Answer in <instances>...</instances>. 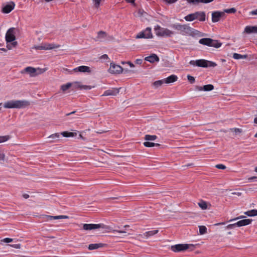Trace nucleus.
<instances>
[{"label": "nucleus", "mask_w": 257, "mask_h": 257, "mask_svg": "<svg viewBox=\"0 0 257 257\" xmlns=\"http://www.w3.org/2000/svg\"><path fill=\"white\" fill-rule=\"evenodd\" d=\"M171 28L179 31L180 33L183 35H190L195 36L198 35L200 32L196 30L189 27L188 25H181L180 24H174L171 26Z\"/></svg>", "instance_id": "obj_1"}, {"label": "nucleus", "mask_w": 257, "mask_h": 257, "mask_svg": "<svg viewBox=\"0 0 257 257\" xmlns=\"http://www.w3.org/2000/svg\"><path fill=\"white\" fill-rule=\"evenodd\" d=\"M54 216H51V215H46V218L47 220H54Z\"/></svg>", "instance_id": "obj_53"}, {"label": "nucleus", "mask_w": 257, "mask_h": 257, "mask_svg": "<svg viewBox=\"0 0 257 257\" xmlns=\"http://www.w3.org/2000/svg\"><path fill=\"white\" fill-rule=\"evenodd\" d=\"M64 137H73L77 136L76 133L63 132L61 134Z\"/></svg>", "instance_id": "obj_25"}, {"label": "nucleus", "mask_w": 257, "mask_h": 257, "mask_svg": "<svg viewBox=\"0 0 257 257\" xmlns=\"http://www.w3.org/2000/svg\"><path fill=\"white\" fill-rule=\"evenodd\" d=\"M15 6V3L13 2H11L3 7L2 11L3 13L9 14L14 9Z\"/></svg>", "instance_id": "obj_12"}, {"label": "nucleus", "mask_w": 257, "mask_h": 257, "mask_svg": "<svg viewBox=\"0 0 257 257\" xmlns=\"http://www.w3.org/2000/svg\"><path fill=\"white\" fill-rule=\"evenodd\" d=\"M76 84V87L79 88L80 89H85V90H90L93 87L90 85H81L79 82H76L75 83Z\"/></svg>", "instance_id": "obj_24"}, {"label": "nucleus", "mask_w": 257, "mask_h": 257, "mask_svg": "<svg viewBox=\"0 0 257 257\" xmlns=\"http://www.w3.org/2000/svg\"><path fill=\"white\" fill-rule=\"evenodd\" d=\"M15 30V28H11L7 31L5 37L7 43L12 42L16 40Z\"/></svg>", "instance_id": "obj_9"}, {"label": "nucleus", "mask_w": 257, "mask_h": 257, "mask_svg": "<svg viewBox=\"0 0 257 257\" xmlns=\"http://www.w3.org/2000/svg\"><path fill=\"white\" fill-rule=\"evenodd\" d=\"M195 90L196 91H203V86H195Z\"/></svg>", "instance_id": "obj_50"}, {"label": "nucleus", "mask_w": 257, "mask_h": 257, "mask_svg": "<svg viewBox=\"0 0 257 257\" xmlns=\"http://www.w3.org/2000/svg\"><path fill=\"white\" fill-rule=\"evenodd\" d=\"M119 92V89L117 88H112L105 90L102 96H115Z\"/></svg>", "instance_id": "obj_13"}, {"label": "nucleus", "mask_w": 257, "mask_h": 257, "mask_svg": "<svg viewBox=\"0 0 257 257\" xmlns=\"http://www.w3.org/2000/svg\"><path fill=\"white\" fill-rule=\"evenodd\" d=\"M46 50H51L54 48H58L60 47L59 45L55 44H45Z\"/></svg>", "instance_id": "obj_29"}, {"label": "nucleus", "mask_w": 257, "mask_h": 257, "mask_svg": "<svg viewBox=\"0 0 257 257\" xmlns=\"http://www.w3.org/2000/svg\"><path fill=\"white\" fill-rule=\"evenodd\" d=\"M12 45L13 46V47H16L17 45V42L16 41H13L12 42Z\"/></svg>", "instance_id": "obj_62"}, {"label": "nucleus", "mask_w": 257, "mask_h": 257, "mask_svg": "<svg viewBox=\"0 0 257 257\" xmlns=\"http://www.w3.org/2000/svg\"><path fill=\"white\" fill-rule=\"evenodd\" d=\"M107 34L105 32L100 31L97 33V36L95 39V41H102L106 37Z\"/></svg>", "instance_id": "obj_23"}, {"label": "nucleus", "mask_w": 257, "mask_h": 257, "mask_svg": "<svg viewBox=\"0 0 257 257\" xmlns=\"http://www.w3.org/2000/svg\"><path fill=\"white\" fill-rule=\"evenodd\" d=\"M195 245L193 244H178L171 246V250L174 252L183 251L187 249L193 250L195 248Z\"/></svg>", "instance_id": "obj_4"}, {"label": "nucleus", "mask_w": 257, "mask_h": 257, "mask_svg": "<svg viewBox=\"0 0 257 257\" xmlns=\"http://www.w3.org/2000/svg\"><path fill=\"white\" fill-rule=\"evenodd\" d=\"M143 144L145 147H147V148H151V147H155L154 143L150 142L148 141L145 142L143 143Z\"/></svg>", "instance_id": "obj_40"}, {"label": "nucleus", "mask_w": 257, "mask_h": 257, "mask_svg": "<svg viewBox=\"0 0 257 257\" xmlns=\"http://www.w3.org/2000/svg\"><path fill=\"white\" fill-rule=\"evenodd\" d=\"M106 244L102 243H92L88 245V248L89 250H94L100 247H103L106 246Z\"/></svg>", "instance_id": "obj_21"}, {"label": "nucleus", "mask_w": 257, "mask_h": 257, "mask_svg": "<svg viewBox=\"0 0 257 257\" xmlns=\"http://www.w3.org/2000/svg\"><path fill=\"white\" fill-rule=\"evenodd\" d=\"M124 63H127L131 67H134L135 66L133 64V63H132L130 61H128L127 62H122V64H124Z\"/></svg>", "instance_id": "obj_56"}, {"label": "nucleus", "mask_w": 257, "mask_h": 257, "mask_svg": "<svg viewBox=\"0 0 257 257\" xmlns=\"http://www.w3.org/2000/svg\"><path fill=\"white\" fill-rule=\"evenodd\" d=\"M30 105V102L26 100H12L6 102L4 106L7 108H24Z\"/></svg>", "instance_id": "obj_2"}, {"label": "nucleus", "mask_w": 257, "mask_h": 257, "mask_svg": "<svg viewBox=\"0 0 257 257\" xmlns=\"http://www.w3.org/2000/svg\"><path fill=\"white\" fill-rule=\"evenodd\" d=\"M101 59H106L108 58V57L107 55L104 54V55L101 56Z\"/></svg>", "instance_id": "obj_59"}, {"label": "nucleus", "mask_w": 257, "mask_h": 257, "mask_svg": "<svg viewBox=\"0 0 257 257\" xmlns=\"http://www.w3.org/2000/svg\"><path fill=\"white\" fill-rule=\"evenodd\" d=\"M163 1L167 4H171L176 3L178 0H163Z\"/></svg>", "instance_id": "obj_46"}, {"label": "nucleus", "mask_w": 257, "mask_h": 257, "mask_svg": "<svg viewBox=\"0 0 257 257\" xmlns=\"http://www.w3.org/2000/svg\"><path fill=\"white\" fill-rule=\"evenodd\" d=\"M222 43L220 42L218 40L212 39V42L211 43V45L210 47H213L215 48H218L220 47Z\"/></svg>", "instance_id": "obj_26"}, {"label": "nucleus", "mask_w": 257, "mask_h": 257, "mask_svg": "<svg viewBox=\"0 0 257 257\" xmlns=\"http://www.w3.org/2000/svg\"><path fill=\"white\" fill-rule=\"evenodd\" d=\"M252 220L251 219H243L236 222L237 227L247 225L250 224Z\"/></svg>", "instance_id": "obj_18"}, {"label": "nucleus", "mask_w": 257, "mask_h": 257, "mask_svg": "<svg viewBox=\"0 0 257 257\" xmlns=\"http://www.w3.org/2000/svg\"><path fill=\"white\" fill-rule=\"evenodd\" d=\"M236 12V9H235L234 8H232L230 9L224 10L223 12H224V13H228V14H234Z\"/></svg>", "instance_id": "obj_39"}, {"label": "nucleus", "mask_w": 257, "mask_h": 257, "mask_svg": "<svg viewBox=\"0 0 257 257\" xmlns=\"http://www.w3.org/2000/svg\"><path fill=\"white\" fill-rule=\"evenodd\" d=\"M249 182L257 181V177L253 176L248 178Z\"/></svg>", "instance_id": "obj_51"}, {"label": "nucleus", "mask_w": 257, "mask_h": 257, "mask_svg": "<svg viewBox=\"0 0 257 257\" xmlns=\"http://www.w3.org/2000/svg\"><path fill=\"white\" fill-rule=\"evenodd\" d=\"M253 122L255 124H257V117H255L254 118V120H253Z\"/></svg>", "instance_id": "obj_64"}, {"label": "nucleus", "mask_w": 257, "mask_h": 257, "mask_svg": "<svg viewBox=\"0 0 257 257\" xmlns=\"http://www.w3.org/2000/svg\"><path fill=\"white\" fill-rule=\"evenodd\" d=\"M244 214L248 216H255L257 215V210L252 209L245 212Z\"/></svg>", "instance_id": "obj_28"}, {"label": "nucleus", "mask_w": 257, "mask_h": 257, "mask_svg": "<svg viewBox=\"0 0 257 257\" xmlns=\"http://www.w3.org/2000/svg\"><path fill=\"white\" fill-rule=\"evenodd\" d=\"M142 62H143V60L142 59H137L135 61V63L136 64H140V65H141L142 63Z\"/></svg>", "instance_id": "obj_54"}, {"label": "nucleus", "mask_w": 257, "mask_h": 257, "mask_svg": "<svg viewBox=\"0 0 257 257\" xmlns=\"http://www.w3.org/2000/svg\"><path fill=\"white\" fill-rule=\"evenodd\" d=\"M158 231L159 230L158 229L147 231L144 233V235L147 238H148L150 236H153L157 234L158 232Z\"/></svg>", "instance_id": "obj_27"}, {"label": "nucleus", "mask_w": 257, "mask_h": 257, "mask_svg": "<svg viewBox=\"0 0 257 257\" xmlns=\"http://www.w3.org/2000/svg\"><path fill=\"white\" fill-rule=\"evenodd\" d=\"M154 30L156 35L160 37H171L174 34V32L168 29L162 28L159 25L156 26Z\"/></svg>", "instance_id": "obj_5"}, {"label": "nucleus", "mask_w": 257, "mask_h": 257, "mask_svg": "<svg viewBox=\"0 0 257 257\" xmlns=\"http://www.w3.org/2000/svg\"><path fill=\"white\" fill-rule=\"evenodd\" d=\"M153 35L151 32V28L150 27L147 28L145 30L140 32L136 37L137 39H149L152 38Z\"/></svg>", "instance_id": "obj_7"}, {"label": "nucleus", "mask_w": 257, "mask_h": 257, "mask_svg": "<svg viewBox=\"0 0 257 257\" xmlns=\"http://www.w3.org/2000/svg\"><path fill=\"white\" fill-rule=\"evenodd\" d=\"M194 13L190 14L184 17V19L188 22H191L195 20Z\"/></svg>", "instance_id": "obj_30"}, {"label": "nucleus", "mask_w": 257, "mask_h": 257, "mask_svg": "<svg viewBox=\"0 0 257 257\" xmlns=\"http://www.w3.org/2000/svg\"><path fill=\"white\" fill-rule=\"evenodd\" d=\"M35 48L36 50H46L45 44H42L40 46H35Z\"/></svg>", "instance_id": "obj_43"}, {"label": "nucleus", "mask_w": 257, "mask_h": 257, "mask_svg": "<svg viewBox=\"0 0 257 257\" xmlns=\"http://www.w3.org/2000/svg\"><path fill=\"white\" fill-rule=\"evenodd\" d=\"M214 89V86L212 84H207L203 86V91H209Z\"/></svg>", "instance_id": "obj_34"}, {"label": "nucleus", "mask_w": 257, "mask_h": 257, "mask_svg": "<svg viewBox=\"0 0 257 257\" xmlns=\"http://www.w3.org/2000/svg\"><path fill=\"white\" fill-rule=\"evenodd\" d=\"M225 16L224 12L215 11L212 13V21L213 23L218 22L221 17Z\"/></svg>", "instance_id": "obj_11"}, {"label": "nucleus", "mask_w": 257, "mask_h": 257, "mask_svg": "<svg viewBox=\"0 0 257 257\" xmlns=\"http://www.w3.org/2000/svg\"><path fill=\"white\" fill-rule=\"evenodd\" d=\"M114 231H116V232H118L119 233H125L126 232V231L125 230H114Z\"/></svg>", "instance_id": "obj_61"}, {"label": "nucleus", "mask_w": 257, "mask_h": 257, "mask_svg": "<svg viewBox=\"0 0 257 257\" xmlns=\"http://www.w3.org/2000/svg\"><path fill=\"white\" fill-rule=\"evenodd\" d=\"M10 139V136L9 135L0 136V143L7 141Z\"/></svg>", "instance_id": "obj_38"}, {"label": "nucleus", "mask_w": 257, "mask_h": 257, "mask_svg": "<svg viewBox=\"0 0 257 257\" xmlns=\"http://www.w3.org/2000/svg\"><path fill=\"white\" fill-rule=\"evenodd\" d=\"M123 71V68L119 65L115 64L113 63H110L109 69V73L111 74H119Z\"/></svg>", "instance_id": "obj_10"}, {"label": "nucleus", "mask_w": 257, "mask_h": 257, "mask_svg": "<svg viewBox=\"0 0 257 257\" xmlns=\"http://www.w3.org/2000/svg\"><path fill=\"white\" fill-rule=\"evenodd\" d=\"M233 58L235 59H246L247 58V55H241L237 53H234L233 54Z\"/></svg>", "instance_id": "obj_31"}, {"label": "nucleus", "mask_w": 257, "mask_h": 257, "mask_svg": "<svg viewBox=\"0 0 257 257\" xmlns=\"http://www.w3.org/2000/svg\"><path fill=\"white\" fill-rule=\"evenodd\" d=\"M3 241L6 243H9L13 241V239L10 238H5L3 240Z\"/></svg>", "instance_id": "obj_52"}, {"label": "nucleus", "mask_w": 257, "mask_h": 257, "mask_svg": "<svg viewBox=\"0 0 257 257\" xmlns=\"http://www.w3.org/2000/svg\"><path fill=\"white\" fill-rule=\"evenodd\" d=\"M215 167L218 169L224 170L226 169V166L223 164H217L215 166Z\"/></svg>", "instance_id": "obj_44"}, {"label": "nucleus", "mask_w": 257, "mask_h": 257, "mask_svg": "<svg viewBox=\"0 0 257 257\" xmlns=\"http://www.w3.org/2000/svg\"><path fill=\"white\" fill-rule=\"evenodd\" d=\"M127 3H135L136 0H125Z\"/></svg>", "instance_id": "obj_63"}, {"label": "nucleus", "mask_w": 257, "mask_h": 257, "mask_svg": "<svg viewBox=\"0 0 257 257\" xmlns=\"http://www.w3.org/2000/svg\"><path fill=\"white\" fill-rule=\"evenodd\" d=\"M60 137V134L59 133H55L54 134H53L49 137V138H52V139H55V138H59Z\"/></svg>", "instance_id": "obj_45"}, {"label": "nucleus", "mask_w": 257, "mask_h": 257, "mask_svg": "<svg viewBox=\"0 0 257 257\" xmlns=\"http://www.w3.org/2000/svg\"><path fill=\"white\" fill-rule=\"evenodd\" d=\"M178 78L177 75L172 74L170 76L168 77L167 78L164 79V83L167 84L173 83L176 81Z\"/></svg>", "instance_id": "obj_20"}, {"label": "nucleus", "mask_w": 257, "mask_h": 257, "mask_svg": "<svg viewBox=\"0 0 257 257\" xmlns=\"http://www.w3.org/2000/svg\"><path fill=\"white\" fill-rule=\"evenodd\" d=\"M245 218V217L244 216H240L235 218L233 219H231L229 221H231L232 220H237L239 219H241V218Z\"/></svg>", "instance_id": "obj_58"}, {"label": "nucleus", "mask_w": 257, "mask_h": 257, "mask_svg": "<svg viewBox=\"0 0 257 257\" xmlns=\"http://www.w3.org/2000/svg\"><path fill=\"white\" fill-rule=\"evenodd\" d=\"M68 216L66 215H58L54 216V219H66L68 218Z\"/></svg>", "instance_id": "obj_42"}, {"label": "nucleus", "mask_w": 257, "mask_h": 257, "mask_svg": "<svg viewBox=\"0 0 257 257\" xmlns=\"http://www.w3.org/2000/svg\"><path fill=\"white\" fill-rule=\"evenodd\" d=\"M187 2L192 5H197L199 3L208 4L212 2L214 0H186Z\"/></svg>", "instance_id": "obj_22"}, {"label": "nucleus", "mask_w": 257, "mask_h": 257, "mask_svg": "<svg viewBox=\"0 0 257 257\" xmlns=\"http://www.w3.org/2000/svg\"><path fill=\"white\" fill-rule=\"evenodd\" d=\"M232 130H234V131L235 133H241L242 132V130L241 128H234Z\"/></svg>", "instance_id": "obj_57"}, {"label": "nucleus", "mask_w": 257, "mask_h": 257, "mask_svg": "<svg viewBox=\"0 0 257 257\" xmlns=\"http://www.w3.org/2000/svg\"><path fill=\"white\" fill-rule=\"evenodd\" d=\"M72 85L71 83H67L65 84L61 85V89L62 91H65L68 89Z\"/></svg>", "instance_id": "obj_37"}, {"label": "nucleus", "mask_w": 257, "mask_h": 257, "mask_svg": "<svg viewBox=\"0 0 257 257\" xmlns=\"http://www.w3.org/2000/svg\"><path fill=\"white\" fill-rule=\"evenodd\" d=\"M237 225H236V223L234 224H230L227 226V228L228 229H232L233 228L236 227Z\"/></svg>", "instance_id": "obj_49"}, {"label": "nucleus", "mask_w": 257, "mask_h": 257, "mask_svg": "<svg viewBox=\"0 0 257 257\" xmlns=\"http://www.w3.org/2000/svg\"><path fill=\"white\" fill-rule=\"evenodd\" d=\"M198 205L202 209H206L207 208V203L204 201L201 200L200 202L198 203Z\"/></svg>", "instance_id": "obj_36"}, {"label": "nucleus", "mask_w": 257, "mask_h": 257, "mask_svg": "<svg viewBox=\"0 0 257 257\" xmlns=\"http://www.w3.org/2000/svg\"><path fill=\"white\" fill-rule=\"evenodd\" d=\"M73 71L75 72H82V73H91V70L89 67L86 66H80L73 69Z\"/></svg>", "instance_id": "obj_14"}, {"label": "nucleus", "mask_w": 257, "mask_h": 257, "mask_svg": "<svg viewBox=\"0 0 257 257\" xmlns=\"http://www.w3.org/2000/svg\"><path fill=\"white\" fill-rule=\"evenodd\" d=\"M145 60L150 63H153L155 62H159L160 59L156 54H152L150 56L145 57Z\"/></svg>", "instance_id": "obj_17"}, {"label": "nucleus", "mask_w": 257, "mask_h": 257, "mask_svg": "<svg viewBox=\"0 0 257 257\" xmlns=\"http://www.w3.org/2000/svg\"><path fill=\"white\" fill-rule=\"evenodd\" d=\"M199 233L201 235L207 233V228L205 226L201 225L199 226Z\"/></svg>", "instance_id": "obj_35"}, {"label": "nucleus", "mask_w": 257, "mask_h": 257, "mask_svg": "<svg viewBox=\"0 0 257 257\" xmlns=\"http://www.w3.org/2000/svg\"><path fill=\"white\" fill-rule=\"evenodd\" d=\"M163 83H164V79H162L155 81L153 83V85L155 88H158L159 87L161 86Z\"/></svg>", "instance_id": "obj_33"}, {"label": "nucleus", "mask_w": 257, "mask_h": 257, "mask_svg": "<svg viewBox=\"0 0 257 257\" xmlns=\"http://www.w3.org/2000/svg\"><path fill=\"white\" fill-rule=\"evenodd\" d=\"M212 39L209 38H204L199 40V43L200 44L210 47Z\"/></svg>", "instance_id": "obj_19"}, {"label": "nucleus", "mask_w": 257, "mask_h": 257, "mask_svg": "<svg viewBox=\"0 0 257 257\" xmlns=\"http://www.w3.org/2000/svg\"><path fill=\"white\" fill-rule=\"evenodd\" d=\"M250 15H257V9L252 11L249 13Z\"/></svg>", "instance_id": "obj_55"}, {"label": "nucleus", "mask_w": 257, "mask_h": 257, "mask_svg": "<svg viewBox=\"0 0 257 257\" xmlns=\"http://www.w3.org/2000/svg\"><path fill=\"white\" fill-rule=\"evenodd\" d=\"M243 33L246 34L257 33V26H247L244 28Z\"/></svg>", "instance_id": "obj_16"}, {"label": "nucleus", "mask_w": 257, "mask_h": 257, "mask_svg": "<svg viewBox=\"0 0 257 257\" xmlns=\"http://www.w3.org/2000/svg\"><path fill=\"white\" fill-rule=\"evenodd\" d=\"M189 64L202 68L214 67L217 65L215 62L205 59L191 60L189 62Z\"/></svg>", "instance_id": "obj_3"}, {"label": "nucleus", "mask_w": 257, "mask_h": 257, "mask_svg": "<svg viewBox=\"0 0 257 257\" xmlns=\"http://www.w3.org/2000/svg\"><path fill=\"white\" fill-rule=\"evenodd\" d=\"M45 71V69H42L40 68L36 69L32 67H27L25 68L22 71V73L27 72L30 74V76L34 77L36 76L38 74H41Z\"/></svg>", "instance_id": "obj_6"}, {"label": "nucleus", "mask_w": 257, "mask_h": 257, "mask_svg": "<svg viewBox=\"0 0 257 257\" xmlns=\"http://www.w3.org/2000/svg\"><path fill=\"white\" fill-rule=\"evenodd\" d=\"M99 228L103 229L106 228V226L103 224H83V229L85 230H91L96 229Z\"/></svg>", "instance_id": "obj_8"}, {"label": "nucleus", "mask_w": 257, "mask_h": 257, "mask_svg": "<svg viewBox=\"0 0 257 257\" xmlns=\"http://www.w3.org/2000/svg\"><path fill=\"white\" fill-rule=\"evenodd\" d=\"M195 20H198L200 22H204L206 19V15L204 12L198 11L194 13Z\"/></svg>", "instance_id": "obj_15"}, {"label": "nucleus", "mask_w": 257, "mask_h": 257, "mask_svg": "<svg viewBox=\"0 0 257 257\" xmlns=\"http://www.w3.org/2000/svg\"><path fill=\"white\" fill-rule=\"evenodd\" d=\"M187 79L189 81V82L192 84V83H194L195 81V78L193 77V76H192L190 75H188L187 76Z\"/></svg>", "instance_id": "obj_41"}, {"label": "nucleus", "mask_w": 257, "mask_h": 257, "mask_svg": "<svg viewBox=\"0 0 257 257\" xmlns=\"http://www.w3.org/2000/svg\"><path fill=\"white\" fill-rule=\"evenodd\" d=\"M23 197L25 199H28L29 197V195L27 194H23Z\"/></svg>", "instance_id": "obj_60"}, {"label": "nucleus", "mask_w": 257, "mask_h": 257, "mask_svg": "<svg viewBox=\"0 0 257 257\" xmlns=\"http://www.w3.org/2000/svg\"><path fill=\"white\" fill-rule=\"evenodd\" d=\"M8 245L15 248H20L21 246L20 244H9Z\"/></svg>", "instance_id": "obj_47"}, {"label": "nucleus", "mask_w": 257, "mask_h": 257, "mask_svg": "<svg viewBox=\"0 0 257 257\" xmlns=\"http://www.w3.org/2000/svg\"><path fill=\"white\" fill-rule=\"evenodd\" d=\"M100 2H101V0H94V5L96 8H97L99 7V6L100 5Z\"/></svg>", "instance_id": "obj_48"}, {"label": "nucleus", "mask_w": 257, "mask_h": 257, "mask_svg": "<svg viewBox=\"0 0 257 257\" xmlns=\"http://www.w3.org/2000/svg\"><path fill=\"white\" fill-rule=\"evenodd\" d=\"M157 138L156 135H146L145 136L144 139L146 141H154Z\"/></svg>", "instance_id": "obj_32"}]
</instances>
